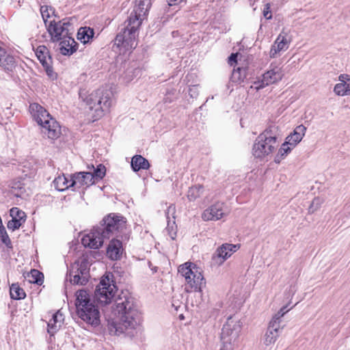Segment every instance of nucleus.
<instances>
[{
  "mask_svg": "<svg viewBox=\"0 0 350 350\" xmlns=\"http://www.w3.org/2000/svg\"><path fill=\"white\" fill-rule=\"evenodd\" d=\"M169 234L171 237L172 239H175V237H176V231L172 230L171 231L169 232Z\"/></svg>",
  "mask_w": 350,
  "mask_h": 350,
  "instance_id": "nucleus-47",
  "label": "nucleus"
},
{
  "mask_svg": "<svg viewBox=\"0 0 350 350\" xmlns=\"http://www.w3.org/2000/svg\"><path fill=\"white\" fill-rule=\"evenodd\" d=\"M239 245L225 243L219 247L213 256V260L217 265H222L226 260L239 249Z\"/></svg>",
  "mask_w": 350,
  "mask_h": 350,
  "instance_id": "nucleus-18",
  "label": "nucleus"
},
{
  "mask_svg": "<svg viewBox=\"0 0 350 350\" xmlns=\"http://www.w3.org/2000/svg\"><path fill=\"white\" fill-rule=\"evenodd\" d=\"M40 13L46 26L49 25H47V23H49L50 21H52L55 18L53 8L48 5L41 6Z\"/></svg>",
  "mask_w": 350,
  "mask_h": 350,
  "instance_id": "nucleus-31",
  "label": "nucleus"
},
{
  "mask_svg": "<svg viewBox=\"0 0 350 350\" xmlns=\"http://www.w3.org/2000/svg\"><path fill=\"white\" fill-rule=\"evenodd\" d=\"M94 30L90 27H84L79 28L77 33V39L83 44H86L93 38Z\"/></svg>",
  "mask_w": 350,
  "mask_h": 350,
  "instance_id": "nucleus-29",
  "label": "nucleus"
},
{
  "mask_svg": "<svg viewBox=\"0 0 350 350\" xmlns=\"http://www.w3.org/2000/svg\"><path fill=\"white\" fill-rule=\"evenodd\" d=\"M111 334H126L133 336L139 328L141 317L136 308L133 297L128 291H121L115 299L111 316L107 319Z\"/></svg>",
  "mask_w": 350,
  "mask_h": 350,
  "instance_id": "nucleus-1",
  "label": "nucleus"
},
{
  "mask_svg": "<svg viewBox=\"0 0 350 350\" xmlns=\"http://www.w3.org/2000/svg\"><path fill=\"white\" fill-rule=\"evenodd\" d=\"M338 83L334 87V92L339 96H350V75L341 74L338 77Z\"/></svg>",
  "mask_w": 350,
  "mask_h": 350,
  "instance_id": "nucleus-22",
  "label": "nucleus"
},
{
  "mask_svg": "<svg viewBox=\"0 0 350 350\" xmlns=\"http://www.w3.org/2000/svg\"><path fill=\"white\" fill-rule=\"evenodd\" d=\"M88 168L94 169V172H92V176L94 177V183H95L96 180H100L105 175L106 169L105 167L102 164L98 165L96 169H94V165H92L91 167L88 166Z\"/></svg>",
  "mask_w": 350,
  "mask_h": 350,
  "instance_id": "nucleus-36",
  "label": "nucleus"
},
{
  "mask_svg": "<svg viewBox=\"0 0 350 350\" xmlns=\"http://www.w3.org/2000/svg\"><path fill=\"white\" fill-rule=\"evenodd\" d=\"M79 266L78 263H75L72 266V269L77 268V271L75 272V275L70 279V282L73 284L85 285L89 279L88 271L85 265Z\"/></svg>",
  "mask_w": 350,
  "mask_h": 350,
  "instance_id": "nucleus-23",
  "label": "nucleus"
},
{
  "mask_svg": "<svg viewBox=\"0 0 350 350\" xmlns=\"http://www.w3.org/2000/svg\"><path fill=\"white\" fill-rule=\"evenodd\" d=\"M10 297L14 299H21L25 297L26 295L23 288L17 284H12L10 289Z\"/></svg>",
  "mask_w": 350,
  "mask_h": 350,
  "instance_id": "nucleus-33",
  "label": "nucleus"
},
{
  "mask_svg": "<svg viewBox=\"0 0 350 350\" xmlns=\"http://www.w3.org/2000/svg\"><path fill=\"white\" fill-rule=\"evenodd\" d=\"M66 22L64 20L49 21L47 30L51 36V41L55 44L54 48L62 55H66Z\"/></svg>",
  "mask_w": 350,
  "mask_h": 350,
  "instance_id": "nucleus-9",
  "label": "nucleus"
},
{
  "mask_svg": "<svg viewBox=\"0 0 350 350\" xmlns=\"http://www.w3.org/2000/svg\"><path fill=\"white\" fill-rule=\"evenodd\" d=\"M131 167L134 172L148 170L150 167L148 161L141 155H135L131 159Z\"/></svg>",
  "mask_w": 350,
  "mask_h": 350,
  "instance_id": "nucleus-28",
  "label": "nucleus"
},
{
  "mask_svg": "<svg viewBox=\"0 0 350 350\" xmlns=\"http://www.w3.org/2000/svg\"><path fill=\"white\" fill-rule=\"evenodd\" d=\"M125 23L124 30L116 36L114 40V46L118 49L120 54H124L136 47L140 27L137 20L133 21L128 19Z\"/></svg>",
  "mask_w": 350,
  "mask_h": 350,
  "instance_id": "nucleus-6",
  "label": "nucleus"
},
{
  "mask_svg": "<svg viewBox=\"0 0 350 350\" xmlns=\"http://www.w3.org/2000/svg\"><path fill=\"white\" fill-rule=\"evenodd\" d=\"M282 328V325L269 323L268 328L262 339L263 345L267 347L273 345L278 338Z\"/></svg>",
  "mask_w": 350,
  "mask_h": 350,
  "instance_id": "nucleus-20",
  "label": "nucleus"
},
{
  "mask_svg": "<svg viewBox=\"0 0 350 350\" xmlns=\"http://www.w3.org/2000/svg\"><path fill=\"white\" fill-rule=\"evenodd\" d=\"M167 1L168 5L172 6L178 3H185L186 0H167Z\"/></svg>",
  "mask_w": 350,
  "mask_h": 350,
  "instance_id": "nucleus-46",
  "label": "nucleus"
},
{
  "mask_svg": "<svg viewBox=\"0 0 350 350\" xmlns=\"http://www.w3.org/2000/svg\"><path fill=\"white\" fill-rule=\"evenodd\" d=\"M79 44L74 38L67 36V55H71L78 50Z\"/></svg>",
  "mask_w": 350,
  "mask_h": 350,
  "instance_id": "nucleus-39",
  "label": "nucleus"
},
{
  "mask_svg": "<svg viewBox=\"0 0 350 350\" xmlns=\"http://www.w3.org/2000/svg\"><path fill=\"white\" fill-rule=\"evenodd\" d=\"M124 248L121 241L113 239L107 247V256L111 260H120L123 254Z\"/></svg>",
  "mask_w": 350,
  "mask_h": 350,
  "instance_id": "nucleus-21",
  "label": "nucleus"
},
{
  "mask_svg": "<svg viewBox=\"0 0 350 350\" xmlns=\"http://www.w3.org/2000/svg\"><path fill=\"white\" fill-rule=\"evenodd\" d=\"M36 55L40 62V63L43 65V66L46 68L47 74L51 75V70L49 68L48 60H49V57L48 56V51L45 46H40L37 48L36 51Z\"/></svg>",
  "mask_w": 350,
  "mask_h": 350,
  "instance_id": "nucleus-27",
  "label": "nucleus"
},
{
  "mask_svg": "<svg viewBox=\"0 0 350 350\" xmlns=\"http://www.w3.org/2000/svg\"><path fill=\"white\" fill-rule=\"evenodd\" d=\"M323 203V200L321 198H314L310 206H309L308 211L310 213H313L317 211L321 206Z\"/></svg>",
  "mask_w": 350,
  "mask_h": 350,
  "instance_id": "nucleus-42",
  "label": "nucleus"
},
{
  "mask_svg": "<svg viewBox=\"0 0 350 350\" xmlns=\"http://www.w3.org/2000/svg\"><path fill=\"white\" fill-rule=\"evenodd\" d=\"M30 277L32 278L31 282L41 284L43 282L44 275L38 270L33 269L30 272Z\"/></svg>",
  "mask_w": 350,
  "mask_h": 350,
  "instance_id": "nucleus-40",
  "label": "nucleus"
},
{
  "mask_svg": "<svg viewBox=\"0 0 350 350\" xmlns=\"http://www.w3.org/2000/svg\"><path fill=\"white\" fill-rule=\"evenodd\" d=\"M240 333V325L232 318H229L227 322L224 325L221 340L222 347L220 350H233L236 346Z\"/></svg>",
  "mask_w": 350,
  "mask_h": 350,
  "instance_id": "nucleus-10",
  "label": "nucleus"
},
{
  "mask_svg": "<svg viewBox=\"0 0 350 350\" xmlns=\"http://www.w3.org/2000/svg\"><path fill=\"white\" fill-rule=\"evenodd\" d=\"M53 186L58 191L66 190V176L63 174L53 180Z\"/></svg>",
  "mask_w": 350,
  "mask_h": 350,
  "instance_id": "nucleus-38",
  "label": "nucleus"
},
{
  "mask_svg": "<svg viewBox=\"0 0 350 350\" xmlns=\"http://www.w3.org/2000/svg\"><path fill=\"white\" fill-rule=\"evenodd\" d=\"M204 189L200 185L191 187L187 192V198L189 201H195L202 196Z\"/></svg>",
  "mask_w": 350,
  "mask_h": 350,
  "instance_id": "nucleus-30",
  "label": "nucleus"
},
{
  "mask_svg": "<svg viewBox=\"0 0 350 350\" xmlns=\"http://www.w3.org/2000/svg\"><path fill=\"white\" fill-rule=\"evenodd\" d=\"M229 306L233 308H239L243 302V296L240 293L231 295L228 298Z\"/></svg>",
  "mask_w": 350,
  "mask_h": 350,
  "instance_id": "nucleus-37",
  "label": "nucleus"
},
{
  "mask_svg": "<svg viewBox=\"0 0 350 350\" xmlns=\"http://www.w3.org/2000/svg\"><path fill=\"white\" fill-rule=\"evenodd\" d=\"M135 72H138V70H127L122 77V81L126 84L130 83L135 77Z\"/></svg>",
  "mask_w": 350,
  "mask_h": 350,
  "instance_id": "nucleus-41",
  "label": "nucleus"
},
{
  "mask_svg": "<svg viewBox=\"0 0 350 350\" xmlns=\"http://www.w3.org/2000/svg\"><path fill=\"white\" fill-rule=\"evenodd\" d=\"M118 292L117 286L112 280V275L107 274L103 276L96 286L95 297L102 304H108L115 297Z\"/></svg>",
  "mask_w": 350,
  "mask_h": 350,
  "instance_id": "nucleus-8",
  "label": "nucleus"
},
{
  "mask_svg": "<svg viewBox=\"0 0 350 350\" xmlns=\"http://www.w3.org/2000/svg\"><path fill=\"white\" fill-rule=\"evenodd\" d=\"M238 53H232L228 58V63L230 66L237 64Z\"/></svg>",
  "mask_w": 350,
  "mask_h": 350,
  "instance_id": "nucleus-45",
  "label": "nucleus"
},
{
  "mask_svg": "<svg viewBox=\"0 0 350 350\" xmlns=\"http://www.w3.org/2000/svg\"><path fill=\"white\" fill-rule=\"evenodd\" d=\"M228 207L223 202H217L204 211L202 218L204 221H217L227 216Z\"/></svg>",
  "mask_w": 350,
  "mask_h": 350,
  "instance_id": "nucleus-14",
  "label": "nucleus"
},
{
  "mask_svg": "<svg viewBox=\"0 0 350 350\" xmlns=\"http://www.w3.org/2000/svg\"><path fill=\"white\" fill-rule=\"evenodd\" d=\"M306 129V127L303 124L296 126L293 132L286 137V142H287V144L295 147L305 136Z\"/></svg>",
  "mask_w": 350,
  "mask_h": 350,
  "instance_id": "nucleus-24",
  "label": "nucleus"
},
{
  "mask_svg": "<svg viewBox=\"0 0 350 350\" xmlns=\"http://www.w3.org/2000/svg\"><path fill=\"white\" fill-rule=\"evenodd\" d=\"M175 213V206L174 205H170L168 206L167 211H166V217H167V219L168 220V223L170 222V215L172 217V218H174V215Z\"/></svg>",
  "mask_w": 350,
  "mask_h": 350,
  "instance_id": "nucleus-44",
  "label": "nucleus"
},
{
  "mask_svg": "<svg viewBox=\"0 0 350 350\" xmlns=\"http://www.w3.org/2000/svg\"><path fill=\"white\" fill-rule=\"evenodd\" d=\"M70 184L67 185V190L72 189V191H76L83 186L88 187L94 184V177L91 172H77L70 176Z\"/></svg>",
  "mask_w": 350,
  "mask_h": 350,
  "instance_id": "nucleus-16",
  "label": "nucleus"
},
{
  "mask_svg": "<svg viewBox=\"0 0 350 350\" xmlns=\"http://www.w3.org/2000/svg\"><path fill=\"white\" fill-rule=\"evenodd\" d=\"M10 192L17 198H23L26 193L25 180H14L10 184Z\"/></svg>",
  "mask_w": 350,
  "mask_h": 350,
  "instance_id": "nucleus-26",
  "label": "nucleus"
},
{
  "mask_svg": "<svg viewBox=\"0 0 350 350\" xmlns=\"http://www.w3.org/2000/svg\"><path fill=\"white\" fill-rule=\"evenodd\" d=\"M294 148V146H290V144H288L287 142L285 141L278 150V154L275 158V161L279 163L288 153H290Z\"/></svg>",
  "mask_w": 350,
  "mask_h": 350,
  "instance_id": "nucleus-32",
  "label": "nucleus"
},
{
  "mask_svg": "<svg viewBox=\"0 0 350 350\" xmlns=\"http://www.w3.org/2000/svg\"><path fill=\"white\" fill-rule=\"evenodd\" d=\"M293 41L291 30L287 27H283L280 33L271 45L269 51L271 58H275L281 52L286 51Z\"/></svg>",
  "mask_w": 350,
  "mask_h": 350,
  "instance_id": "nucleus-11",
  "label": "nucleus"
},
{
  "mask_svg": "<svg viewBox=\"0 0 350 350\" xmlns=\"http://www.w3.org/2000/svg\"><path fill=\"white\" fill-rule=\"evenodd\" d=\"M12 219L8 222L7 227L12 231L18 229L26 221V214L18 207H13L10 210Z\"/></svg>",
  "mask_w": 350,
  "mask_h": 350,
  "instance_id": "nucleus-19",
  "label": "nucleus"
},
{
  "mask_svg": "<svg viewBox=\"0 0 350 350\" xmlns=\"http://www.w3.org/2000/svg\"><path fill=\"white\" fill-rule=\"evenodd\" d=\"M75 306L77 315L81 320L93 326L100 324L99 310L86 291L79 290L77 292Z\"/></svg>",
  "mask_w": 350,
  "mask_h": 350,
  "instance_id": "nucleus-4",
  "label": "nucleus"
},
{
  "mask_svg": "<svg viewBox=\"0 0 350 350\" xmlns=\"http://www.w3.org/2000/svg\"><path fill=\"white\" fill-rule=\"evenodd\" d=\"M111 92L101 88L91 92L81 90L79 97L88 110L91 120L94 122L101 118L111 106Z\"/></svg>",
  "mask_w": 350,
  "mask_h": 350,
  "instance_id": "nucleus-2",
  "label": "nucleus"
},
{
  "mask_svg": "<svg viewBox=\"0 0 350 350\" xmlns=\"http://www.w3.org/2000/svg\"><path fill=\"white\" fill-rule=\"evenodd\" d=\"M287 309V306H284L280 309L271 318L269 323L275 324L277 325H281L282 318L284 315L289 310Z\"/></svg>",
  "mask_w": 350,
  "mask_h": 350,
  "instance_id": "nucleus-35",
  "label": "nucleus"
},
{
  "mask_svg": "<svg viewBox=\"0 0 350 350\" xmlns=\"http://www.w3.org/2000/svg\"><path fill=\"white\" fill-rule=\"evenodd\" d=\"M103 224L100 225L105 234L109 238L111 234L115 231H119L125 225V220L124 217L120 215L111 213L103 219Z\"/></svg>",
  "mask_w": 350,
  "mask_h": 350,
  "instance_id": "nucleus-15",
  "label": "nucleus"
},
{
  "mask_svg": "<svg viewBox=\"0 0 350 350\" xmlns=\"http://www.w3.org/2000/svg\"><path fill=\"white\" fill-rule=\"evenodd\" d=\"M275 129L274 126L269 127L256 138L252 150L255 158L267 159L275 151L278 146Z\"/></svg>",
  "mask_w": 350,
  "mask_h": 350,
  "instance_id": "nucleus-5",
  "label": "nucleus"
},
{
  "mask_svg": "<svg viewBox=\"0 0 350 350\" xmlns=\"http://www.w3.org/2000/svg\"><path fill=\"white\" fill-rule=\"evenodd\" d=\"M283 76L282 68L271 64L270 69L262 75V79L254 82V88L258 90L267 85L277 83L282 79Z\"/></svg>",
  "mask_w": 350,
  "mask_h": 350,
  "instance_id": "nucleus-13",
  "label": "nucleus"
},
{
  "mask_svg": "<svg viewBox=\"0 0 350 350\" xmlns=\"http://www.w3.org/2000/svg\"><path fill=\"white\" fill-rule=\"evenodd\" d=\"M29 112L37 124L40 126L42 135L49 139H55L60 134L58 122L40 105L33 103L29 105Z\"/></svg>",
  "mask_w": 350,
  "mask_h": 350,
  "instance_id": "nucleus-3",
  "label": "nucleus"
},
{
  "mask_svg": "<svg viewBox=\"0 0 350 350\" xmlns=\"http://www.w3.org/2000/svg\"><path fill=\"white\" fill-rule=\"evenodd\" d=\"M246 76V70L244 68L237 67V69H234L231 79L233 82L239 83L242 82Z\"/></svg>",
  "mask_w": 350,
  "mask_h": 350,
  "instance_id": "nucleus-34",
  "label": "nucleus"
},
{
  "mask_svg": "<svg viewBox=\"0 0 350 350\" xmlns=\"http://www.w3.org/2000/svg\"><path fill=\"white\" fill-rule=\"evenodd\" d=\"M109 239L100 226L94 228L81 239L82 244L91 249H99L103 245L104 240Z\"/></svg>",
  "mask_w": 350,
  "mask_h": 350,
  "instance_id": "nucleus-12",
  "label": "nucleus"
},
{
  "mask_svg": "<svg viewBox=\"0 0 350 350\" xmlns=\"http://www.w3.org/2000/svg\"><path fill=\"white\" fill-rule=\"evenodd\" d=\"M150 5V0H135L133 10L128 19L133 21L137 20L139 25H141L142 21L147 17Z\"/></svg>",
  "mask_w": 350,
  "mask_h": 350,
  "instance_id": "nucleus-17",
  "label": "nucleus"
},
{
  "mask_svg": "<svg viewBox=\"0 0 350 350\" xmlns=\"http://www.w3.org/2000/svg\"><path fill=\"white\" fill-rule=\"evenodd\" d=\"M179 274L185 278L187 291H200L206 281L201 270L194 263L185 262L178 267Z\"/></svg>",
  "mask_w": 350,
  "mask_h": 350,
  "instance_id": "nucleus-7",
  "label": "nucleus"
},
{
  "mask_svg": "<svg viewBox=\"0 0 350 350\" xmlns=\"http://www.w3.org/2000/svg\"><path fill=\"white\" fill-rule=\"evenodd\" d=\"M64 321V314L62 310H59L53 315V318L49 321L48 332L51 335H53L62 326Z\"/></svg>",
  "mask_w": 350,
  "mask_h": 350,
  "instance_id": "nucleus-25",
  "label": "nucleus"
},
{
  "mask_svg": "<svg viewBox=\"0 0 350 350\" xmlns=\"http://www.w3.org/2000/svg\"><path fill=\"white\" fill-rule=\"evenodd\" d=\"M263 16L267 19L269 20L272 18V14L271 13V5L270 3H267L265 5L264 10H263Z\"/></svg>",
  "mask_w": 350,
  "mask_h": 350,
  "instance_id": "nucleus-43",
  "label": "nucleus"
}]
</instances>
